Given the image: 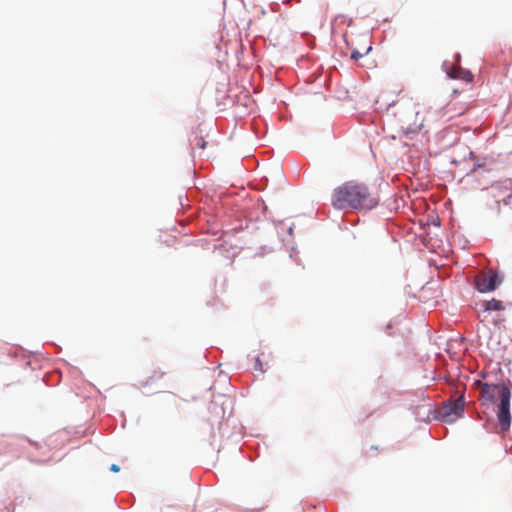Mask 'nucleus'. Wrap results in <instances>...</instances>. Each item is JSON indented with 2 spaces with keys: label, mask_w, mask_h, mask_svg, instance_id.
Segmentation results:
<instances>
[{
  "label": "nucleus",
  "mask_w": 512,
  "mask_h": 512,
  "mask_svg": "<svg viewBox=\"0 0 512 512\" xmlns=\"http://www.w3.org/2000/svg\"><path fill=\"white\" fill-rule=\"evenodd\" d=\"M362 56H363V54H361L360 52H358L356 50L352 51V53H351V59H353V60H358Z\"/></svg>",
  "instance_id": "obj_10"
},
{
  "label": "nucleus",
  "mask_w": 512,
  "mask_h": 512,
  "mask_svg": "<svg viewBox=\"0 0 512 512\" xmlns=\"http://www.w3.org/2000/svg\"><path fill=\"white\" fill-rule=\"evenodd\" d=\"M476 385L479 388L480 398L486 402H494L496 396L499 397V404L497 406V419L499 421L501 431L505 432L510 428L511 425V414H510V388L505 384H488L477 381Z\"/></svg>",
  "instance_id": "obj_2"
},
{
  "label": "nucleus",
  "mask_w": 512,
  "mask_h": 512,
  "mask_svg": "<svg viewBox=\"0 0 512 512\" xmlns=\"http://www.w3.org/2000/svg\"><path fill=\"white\" fill-rule=\"evenodd\" d=\"M164 376V373L162 372H154V375L149 377V379L146 381V384H152L155 380L161 379Z\"/></svg>",
  "instance_id": "obj_8"
},
{
  "label": "nucleus",
  "mask_w": 512,
  "mask_h": 512,
  "mask_svg": "<svg viewBox=\"0 0 512 512\" xmlns=\"http://www.w3.org/2000/svg\"><path fill=\"white\" fill-rule=\"evenodd\" d=\"M196 141V146L199 148V149H204L207 145V142L204 140L203 137H196L195 139Z\"/></svg>",
  "instance_id": "obj_9"
},
{
  "label": "nucleus",
  "mask_w": 512,
  "mask_h": 512,
  "mask_svg": "<svg viewBox=\"0 0 512 512\" xmlns=\"http://www.w3.org/2000/svg\"><path fill=\"white\" fill-rule=\"evenodd\" d=\"M110 470L112 472H119L120 471V467L117 464H112L111 467H110Z\"/></svg>",
  "instance_id": "obj_11"
},
{
  "label": "nucleus",
  "mask_w": 512,
  "mask_h": 512,
  "mask_svg": "<svg viewBox=\"0 0 512 512\" xmlns=\"http://www.w3.org/2000/svg\"><path fill=\"white\" fill-rule=\"evenodd\" d=\"M255 369H260L261 370V362H260V359L258 357L256 358Z\"/></svg>",
  "instance_id": "obj_12"
},
{
  "label": "nucleus",
  "mask_w": 512,
  "mask_h": 512,
  "mask_svg": "<svg viewBox=\"0 0 512 512\" xmlns=\"http://www.w3.org/2000/svg\"><path fill=\"white\" fill-rule=\"evenodd\" d=\"M485 309L487 311H500L504 309L503 303L500 300L492 299L486 302Z\"/></svg>",
  "instance_id": "obj_7"
},
{
  "label": "nucleus",
  "mask_w": 512,
  "mask_h": 512,
  "mask_svg": "<svg viewBox=\"0 0 512 512\" xmlns=\"http://www.w3.org/2000/svg\"><path fill=\"white\" fill-rule=\"evenodd\" d=\"M465 401L460 396L456 400L448 401L438 410V417L445 423H453L463 415Z\"/></svg>",
  "instance_id": "obj_4"
},
{
  "label": "nucleus",
  "mask_w": 512,
  "mask_h": 512,
  "mask_svg": "<svg viewBox=\"0 0 512 512\" xmlns=\"http://www.w3.org/2000/svg\"><path fill=\"white\" fill-rule=\"evenodd\" d=\"M399 134H415L424 126V117L421 115L418 105H410L399 112L396 120Z\"/></svg>",
  "instance_id": "obj_3"
},
{
  "label": "nucleus",
  "mask_w": 512,
  "mask_h": 512,
  "mask_svg": "<svg viewBox=\"0 0 512 512\" xmlns=\"http://www.w3.org/2000/svg\"><path fill=\"white\" fill-rule=\"evenodd\" d=\"M378 202V196L366 184L356 181H347L334 189L331 198L333 207L339 210H370Z\"/></svg>",
  "instance_id": "obj_1"
},
{
  "label": "nucleus",
  "mask_w": 512,
  "mask_h": 512,
  "mask_svg": "<svg viewBox=\"0 0 512 512\" xmlns=\"http://www.w3.org/2000/svg\"><path fill=\"white\" fill-rule=\"evenodd\" d=\"M450 78L463 80L467 83L473 80V75L469 70L461 68L460 66L453 65L447 70Z\"/></svg>",
  "instance_id": "obj_6"
},
{
  "label": "nucleus",
  "mask_w": 512,
  "mask_h": 512,
  "mask_svg": "<svg viewBox=\"0 0 512 512\" xmlns=\"http://www.w3.org/2000/svg\"><path fill=\"white\" fill-rule=\"evenodd\" d=\"M501 281L497 273L488 271L476 276L475 285L479 292L486 293L495 290Z\"/></svg>",
  "instance_id": "obj_5"
},
{
  "label": "nucleus",
  "mask_w": 512,
  "mask_h": 512,
  "mask_svg": "<svg viewBox=\"0 0 512 512\" xmlns=\"http://www.w3.org/2000/svg\"><path fill=\"white\" fill-rule=\"evenodd\" d=\"M389 110H390V109H388V110H387V113H386V117H387V118H389V117L391 116V114H390V111H389Z\"/></svg>",
  "instance_id": "obj_13"
}]
</instances>
